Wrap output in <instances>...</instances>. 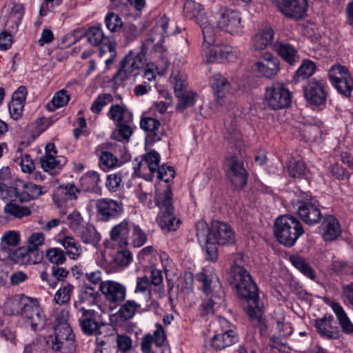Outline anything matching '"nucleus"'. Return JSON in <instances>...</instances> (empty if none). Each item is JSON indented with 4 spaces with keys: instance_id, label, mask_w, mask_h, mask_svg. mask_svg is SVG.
<instances>
[{
    "instance_id": "1",
    "label": "nucleus",
    "mask_w": 353,
    "mask_h": 353,
    "mask_svg": "<svg viewBox=\"0 0 353 353\" xmlns=\"http://www.w3.org/2000/svg\"><path fill=\"white\" fill-rule=\"evenodd\" d=\"M224 139L231 152L225 156L223 168L233 190L239 192L246 186L249 176L242 157L244 144L241 134L236 126L230 125L225 128Z\"/></svg>"
},
{
    "instance_id": "2",
    "label": "nucleus",
    "mask_w": 353,
    "mask_h": 353,
    "mask_svg": "<svg viewBox=\"0 0 353 353\" xmlns=\"http://www.w3.org/2000/svg\"><path fill=\"white\" fill-rule=\"evenodd\" d=\"M229 281L235 286L238 297L248 303L246 312L250 319L261 324L263 312L259 303V289L250 272L237 268Z\"/></svg>"
},
{
    "instance_id": "3",
    "label": "nucleus",
    "mask_w": 353,
    "mask_h": 353,
    "mask_svg": "<svg viewBox=\"0 0 353 353\" xmlns=\"http://www.w3.org/2000/svg\"><path fill=\"white\" fill-rule=\"evenodd\" d=\"M301 221L290 214L281 215L274 223V234L278 242L287 248H292L304 234Z\"/></svg>"
},
{
    "instance_id": "4",
    "label": "nucleus",
    "mask_w": 353,
    "mask_h": 353,
    "mask_svg": "<svg viewBox=\"0 0 353 353\" xmlns=\"http://www.w3.org/2000/svg\"><path fill=\"white\" fill-rule=\"evenodd\" d=\"M173 193L170 185L167 184L165 190L162 192L156 190L154 197L155 205L162 211L159 213L157 222L161 230L166 232L174 231L179 228L181 223L178 220L176 223V217L174 214V206L172 204Z\"/></svg>"
},
{
    "instance_id": "5",
    "label": "nucleus",
    "mask_w": 353,
    "mask_h": 353,
    "mask_svg": "<svg viewBox=\"0 0 353 353\" xmlns=\"http://www.w3.org/2000/svg\"><path fill=\"white\" fill-rule=\"evenodd\" d=\"M10 314L21 315L30 321L33 331L42 330L46 326V316L37 300L30 299L23 294L14 300Z\"/></svg>"
},
{
    "instance_id": "6",
    "label": "nucleus",
    "mask_w": 353,
    "mask_h": 353,
    "mask_svg": "<svg viewBox=\"0 0 353 353\" xmlns=\"http://www.w3.org/2000/svg\"><path fill=\"white\" fill-rule=\"evenodd\" d=\"M321 206L319 201L307 192H301L293 203L296 214L308 226H315L322 222L324 214Z\"/></svg>"
},
{
    "instance_id": "7",
    "label": "nucleus",
    "mask_w": 353,
    "mask_h": 353,
    "mask_svg": "<svg viewBox=\"0 0 353 353\" xmlns=\"http://www.w3.org/2000/svg\"><path fill=\"white\" fill-rule=\"evenodd\" d=\"M196 279L203 284L202 291L206 295H210V298L202 304V314L208 315L214 313V305L219 303L224 296V292L222 289L219 277L214 274L209 276L201 272L196 274Z\"/></svg>"
},
{
    "instance_id": "8",
    "label": "nucleus",
    "mask_w": 353,
    "mask_h": 353,
    "mask_svg": "<svg viewBox=\"0 0 353 353\" xmlns=\"http://www.w3.org/2000/svg\"><path fill=\"white\" fill-rule=\"evenodd\" d=\"M264 103L273 110L287 108L292 103V93L284 84L273 83L265 88Z\"/></svg>"
},
{
    "instance_id": "9",
    "label": "nucleus",
    "mask_w": 353,
    "mask_h": 353,
    "mask_svg": "<svg viewBox=\"0 0 353 353\" xmlns=\"http://www.w3.org/2000/svg\"><path fill=\"white\" fill-rule=\"evenodd\" d=\"M205 237L219 245H231L235 242V234L230 225L214 220L208 230Z\"/></svg>"
},
{
    "instance_id": "10",
    "label": "nucleus",
    "mask_w": 353,
    "mask_h": 353,
    "mask_svg": "<svg viewBox=\"0 0 353 353\" xmlns=\"http://www.w3.org/2000/svg\"><path fill=\"white\" fill-rule=\"evenodd\" d=\"M219 15L217 26L221 30L232 35L242 32L243 26L239 11L224 7L220 9Z\"/></svg>"
},
{
    "instance_id": "11",
    "label": "nucleus",
    "mask_w": 353,
    "mask_h": 353,
    "mask_svg": "<svg viewBox=\"0 0 353 353\" xmlns=\"http://www.w3.org/2000/svg\"><path fill=\"white\" fill-rule=\"evenodd\" d=\"M303 92L305 100L310 105H324L328 97L327 85L323 80L312 79L303 87Z\"/></svg>"
},
{
    "instance_id": "12",
    "label": "nucleus",
    "mask_w": 353,
    "mask_h": 353,
    "mask_svg": "<svg viewBox=\"0 0 353 353\" xmlns=\"http://www.w3.org/2000/svg\"><path fill=\"white\" fill-rule=\"evenodd\" d=\"M99 292V288H95V286H92L88 283H84L79 287L77 299L74 303V307L77 310H80L81 307L99 306L101 300Z\"/></svg>"
},
{
    "instance_id": "13",
    "label": "nucleus",
    "mask_w": 353,
    "mask_h": 353,
    "mask_svg": "<svg viewBox=\"0 0 353 353\" xmlns=\"http://www.w3.org/2000/svg\"><path fill=\"white\" fill-rule=\"evenodd\" d=\"M78 312L81 314L78 321L83 334L88 336H97L101 334L99 330L103 323L99 320L97 312L83 307H81Z\"/></svg>"
},
{
    "instance_id": "14",
    "label": "nucleus",
    "mask_w": 353,
    "mask_h": 353,
    "mask_svg": "<svg viewBox=\"0 0 353 353\" xmlns=\"http://www.w3.org/2000/svg\"><path fill=\"white\" fill-rule=\"evenodd\" d=\"M97 219L100 221H108L119 216L123 211V205L110 199H101L97 202Z\"/></svg>"
},
{
    "instance_id": "15",
    "label": "nucleus",
    "mask_w": 353,
    "mask_h": 353,
    "mask_svg": "<svg viewBox=\"0 0 353 353\" xmlns=\"http://www.w3.org/2000/svg\"><path fill=\"white\" fill-rule=\"evenodd\" d=\"M207 230L208 224L205 221H199L197 222L196 224V236L200 244L202 241L204 243V245H202V250L205 254V259L208 261L215 263L219 259V245L212 241H208V239L205 237Z\"/></svg>"
},
{
    "instance_id": "16",
    "label": "nucleus",
    "mask_w": 353,
    "mask_h": 353,
    "mask_svg": "<svg viewBox=\"0 0 353 353\" xmlns=\"http://www.w3.org/2000/svg\"><path fill=\"white\" fill-rule=\"evenodd\" d=\"M276 6L286 17L298 20L306 15L307 2V0H279Z\"/></svg>"
},
{
    "instance_id": "17",
    "label": "nucleus",
    "mask_w": 353,
    "mask_h": 353,
    "mask_svg": "<svg viewBox=\"0 0 353 353\" xmlns=\"http://www.w3.org/2000/svg\"><path fill=\"white\" fill-rule=\"evenodd\" d=\"M334 316L326 314L314 321V327L319 336L325 340H338L342 337L339 327L333 325Z\"/></svg>"
},
{
    "instance_id": "18",
    "label": "nucleus",
    "mask_w": 353,
    "mask_h": 353,
    "mask_svg": "<svg viewBox=\"0 0 353 353\" xmlns=\"http://www.w3.org/2000/svg\"><path fill=\"white\" fill-rule=\"evenodd\" d=\"M87 40L93 46L101 45L99 48V56L102 57L106 50L114 53V43H111L106 37L100 24L87 28Z\"/></svg>"
},
{
    "instance_id": "19",
    "label": "nucleus",
    "mask_w": 353,
    "mask_h": 353,
    "mask_svg": "<svg viewBox=\"0 0 353 353\" xmlns=\"http://www.w3.org/2000/svg\"><path fill=\"white\" fill-rule=\"evenodd\" d=\"M256 70L261 77L271 78L280 70V61L268 52H261L260 61L255 63Z\"/></svg>"
},
{
    "instance_id": "20",
    "label": "nucleus",
    "mask_w": 353,
    "mask_h": 353,
    "mask_svg": "<svg viewBox=\"0 0 353 353\" xmlns=\"http://www.w3.org/2000/svg\"><path fill=\"white\" fill-rule=\"evenodd\" d=\"M1 251L6 252L8 254V257L12 260L15 263L20 265H26L28 263H36L42 259V255L37 254V256L34 260L31 259V256L35 254L34 250L31 248L21 247L15 250H12L10 248H7L6 245L1 246Z\"/></svg>"
},
{
    "instance_id": "21",
    "label": "nucleus",
    "mask_w": 353,
    "mask_h": 353,
    "mask_svg": "<svg viewBox=\"0 0 353 353\" xmlns=\"http://www.w3.org/2000/svg\"><path fill=\"white\" fill-rule=\"evenodd\" d=\"M81 189L74 183H68L57 187L53 193V201L58 207H61L69 200H77Z\"/></svg>"
},
{
    "instance_id": "22",
    "label": "nucleus",
    "mask_w": 353,
    "mask_h": 353,
    "mask_svg": "<svg viewBox=\"0 0 353 353\" xmlns=\"http://www.w3.org/2000/svg\"><path fill=\"white\" fill-rule=\"evenodd\" d=\"M99 290L105 296L106 300L112 303L121 302L125 298V287L115 281H104V283L99 287Z\"/></svg>"
},
{
    "instance_id": "23",
    "label": "nucleus",
    "mask_w": 353,
    "mask_h": 353,
    "mask_svg": "<svg viewBox=\"0 0 353 353\" xmlns=\"http://www.w3.org/2000/svg\"><path fill=\"white\" fill-rule=\"evenodd\" d=\"M208 62L228 61H232L236 57L233 52V48L228 45H214L205 51Z\"/></svg>"
},
{
    "instance_id": "24",
    "label": "nucleus",
    "mask_w": 353,
    "mask_h": 353,
    "mask_svg": "<svg viewBox=\"0 0 353 353\" xmlns=\"http://www.w3.org/2000/svg\"><path fill=\"white\" fill-rule=\"evenodd\" d=\"M321 225L323 230V239L325 241H332L340 236L341 225L334 215L325 214Z\"/></svg>"
},
{
    "instance_id": "25",
    "label": "nucleus",
    "mask_w": 353,
    "mask_h": 353,
    "mask_svg": "<svg viewBox=\"0 0 353 353\" xmlns=\"http://www.w3.org/2000/svg\"><path fill=\"white\" fill-rule=\"evenodd\" d=\"M239 340L236 330L229 329L215 334L211 339L210 345L214 350L219 351L236 343Z\"/></svg>"
},
{
    "instance_id": "26",
    "label": "nucleus",
    "mask_w": 353,
    "mask_h": 353,
    "mask_svg": "<svg viewBox=\"0 0 353 353\" xmlns=\"http://www.w3.org/2000/svg\"><path fill=\"white\" fill-rule=\"evenodd\" d=\"M274 48L281 59L290 65H294L300 59L296 49L291 44L283 41H277Z\"/></svg>"
},
{
    "instance_id": "27",
    "label": "nucleus",
    "mask_w": 353,
    "mask_h": 353,
    "mask_svg": "<svg viewBox=\"0 0 353 353\" xmlns=\"http://www.w3.org/2000/svg\"><path fill=\"white\" fill-rule=\"evenodd\" d=\"M211 87L217 103L221 105H223L230 88L227 79L220 74L214 75L211 79Z\"/></svg>"
},
{
    "instance_id": "28",
    "label": "nucleus",
    "mask_w": 353,
    "mask_h": 353,
    "mask_svg": "<svg viewBox=\"0 0 353 353\" xmlns=\"http://www.w3.org/2000/svg\"><path fill=\"white\" fill-rule=\"evenodd\" d=\"M294 134L300 140L305 142H314L321 134V129L317 122L303 123L296 127V132Z\"/></svg>"
},
{
    "instance_id": "29",
    "label": "nucleus",
    "mask_w": 353,
    "mask_h": 353,
    "mask_svg": "<svg viewBox=\"0 0 353 353\" xmlns=\"http://www.w3.org/2000/svg\"><path fill=\"white\" fill-rule=\"evenodd\" d=\"M99 173L94 170H90L82 175L79 179L81 192L101 194V187Z\"/></svg>"
},
{
    "instance_id": "30",
    "label": "nucleus",
    "mask_w": 353,
    "mask_h": 353,
    "mask_svg": "<svg viewBox=\"0 0 353 353\" xmlns=\"http://www.w3.org/2000/svg\"><path fill=\"white\" fill-rule=\"evenodd\" d=\"M46 192L43 186L36 185L32 182L23 183L22 189L19 188L18 200L21 203L28 202L38 199Z\"/></svg>"
},
{
    "instance_id": "31",
    "label": "nucleus",
    "mask_w": 353,
    "mask_h": 353,
    "mask_svg": "<svg viewBox=\"0 0 353 353\" xmlns=\"http://www.w3.org/2000/svg\"><path fill=\"white\" fill-rule=\"evenodd\" d=\"M160 125V121L152 117H145L141 119V128L144 131L149 132L145 137L146 143L153 145L155 142L161 140V136L157 132Z\"/></svg>"
},
{
    "instance_id": "32",
    "label": "nucleus",
    "mask_w": 353,
    "mask_h": 353,
    "mask_svg": "<svg viewBox=\"0 0 353 353\" xmlns=\"http://www.w3.org/2000/svg\"><path fill=\"white\" fill-rule=\"evenodd\" d=\"M112 146L110 143H104L98 145L95 153L99 157V164L103 170L114 168L118 165V159L110 152L108 151Z\"/></svg>"
},
{
    "instance_id": "33",
    "label": "nucleus",
    "mask_w": 353,
    "mask_h": 353,
    "mask_svg": "<svg viewBox=\"0 0 353 353\" xmlns=\"http://www.w3.org/2000/svg\"><path fill=\"white\" fill-rule=\"evenodd\" d=\"M133 116L128 115L125 121L117 123L111 138L118 141L128 142L133 134Z\"/></svg>"
},
{
    "instance_id": "34",
    "label": "nucleus",
    "mask_w": 353,
    "mask_h": 353,
    "mask_svg": "<svg viewBox=\"0 0 353 353\" xmlns=\"http://www.w3.org/2000/svg\"><path fill=\"white\" fill-rule=\"evenodd\" d=\"M286 168L288 176L291 178L310 179V170L307 168L305 162L301 160L290 159L286 163Z\"/></svg>"
},
{
    "instance_id": "35",
    "label": "nucleus",
    "mask_w": 353,
    "mask_h": 353,
    "mask_svg": "<svg viewBox=\"0 0 353 353\" xmlns=\"http://www.w3.org/2000/svg\"><path fill=\"white\" fill-rule=\"evenodd\" d=\"M69 274V271L59 265H52V274L49 275L46 271L41 272V279L46 281L52 288H55L59 281H63Z\"/></svg>"
},
{
    "instance_id": "36",
    "label": "nucleus",
    "mask_w": 353,
    "mask_h": 353,
    "mask_svg": "<svg viewBox=\"0 0 353 353\" xmlns=\"http://www.w3.org/2000/svg\"><path fill=\"white\" fill-rule=\"evenodd\" d=\"M331 307L336 316L338 323L341 328V330H340L341 333L343 332L347 335H353V323L343 307L339 303L336 302L332 303Z\"/></svg>"
},
{
    "instance_id": "37",
    "label": "nucleus",
    "mask_w": 353,
    "mask_h": 353,
    "mask_svg": "<svg viewBox=\"0 0 353 353\" xmlns=\"http://www.w3.org/2000/svg\"><path fill=\"white\" fill-rule=\"evenodd\" d=\"M24 14V8L21 3L13 5L5 26L10 32H17Z\"/></svg>"
},
{
    "instance_id": "38",
    "label": "nucleus",
    "mask_w": 353,
    "mask_h": 353,
    "mask_svg": "<svg viewBox=\"0 0 353 353\" xmlns=\"http://www.w3.org/2000/svg\"><path fill=\"white\" fill-rule=\"evenodd\" d=\"M273 38V30L270 27H265L253 37V48L256 50H263L272 43Z\"/></svg>"
},
{
    "instance_id": "39",
    "label": "nucleus",
    "mask_w": 353,
    "mask_h": 353,
    "mask_svg": "<svg viewBox=\"0 0 353 353\" xmlns=\"http://www.w3.org/2000/svg\"><path fill=\"white\" fill-rule=\"evenodd\" d=\"M183 12L186 17L194 19L197 23L206 19L203 6L193 1H187L184 3Z\"/></svg>"
},
{
    "instance_id": "40",
    "label": "nucleus",
    "mask_w": 353,
    "mask_h": 353,
    "mask_svg": "<svg viewBox=\"0 0 353 353\" xmlns=\"http://www.w3.org/2000/svg\"><path fill=\"white\" fill-rule=\"evenodd\" d=\"M77 234L85 244L97 246L101 241V234L92 225H84Z\"/></svg>"
},
{
    "instance_id": "41",
    "label": "nucleus",
    "mask_w": 353,
    "mask_h": 353,
    "mask_svg": "<svg viewBox=\"0 0 353 353\" xmlns=\"http://www.w3.org/2000/svg\"><path fill=\"white\" fill-rule=\"evenodd\" d=\"M142 66L139 65L134 58V52L130 51L120 61L119 73L124 72L127 77L131 74L137 76L138 72H135Z\"/></svg>"
},
{
    "instance_id": "42",
    "label": "nucleus",
    "mask_w": 353,
    "mask_h": 353,
    "mask_svg": "<svg viewBox=\"0 0 353 353\" xmlns=\"http://www.w3.org/2000/svg\"><path fill=\"white\" fill-rule=\"evenodd\" d=\"M290 261L303 275L312 280L315 279L316 273L314 270L303 256L299 255H291L290 256Z\"/></svg>"
},
{
    "instance_id": "43",
    "label": "nucleus",
    "mask_w": 353,
    "mask_h": 353,
    "mask_svg": "<svg viewBox=\"0 0 353 353\" xmlns=\"http://www.w3.org/2000/svg\"><path fill=\"white\" fill-rule=\"evenodd\" d=\"M315 70L316 65L312 61L309 59L304 60L296 71L293 77V81L296 83L301 79H307L314 73Z\"/></svg>"
},
{
    "instance_id": "44",
    "label": "nucleus",
    "mask_w": 353,
    "mask_h": 353,
    "mask_svg": "<svg viewBox=\"0 0 353 353\" xmlns=\"http://www.w3.org/2000/svg\"><path fill=\"white\" fill-rule=\"evenodd\" d=\"M339 93L345 97H350L353 90V78L349 72L343 78L332 83Z\"/></svg>"
},
{
    "instance_id": "45",
    "label": "nucleus",
    "mask_w": 353,
    "mask_h": 353,
    "mask_svg": "<svg viewBox=\"0 0 353 353\" xmlns=\"http://www.w3.org/2000/svg\"><path fill=\"white\" fill-rule=\"evenodd\" d=\"M129 232V223L127 221H123L112 228L110 239L112 241H117L120 238L121 243L126 245H128Z\"/></svg>"
},
{
    "instance_id": "46",
    "label": "nucleus",
    "mask_w": 353,
    "mask_h": 353,
    "mask_svg": "<svg viewBox=\"0 0 353 353\" xmlns=\"http://www.w3.org/2000/svg\"><path fill=\"white\" fill-rule=\"evenodd\" d=\"M202 30L203 36V46L209 49L211 46L215 45L216 42V31L214 28L211 26L206 19L202 22L198 23Z\"/></svg>"
},
{
    "instance_id": "47",
    "label": "nucleus",
    "mask_w": 353,
    "mask_h": 353,
    "mask_svg": "<svg viewBox=\"0 0 353 353\" xmlns=\"http://www.w3.org/2000/svg\"><path fill=\"white\" fill-rule=\"evenodd\" d=\"M3 210L6 214L17 219L28 216L32 213V210L29 207L21 206L11 201L4 206Z\"/></svg>"
},
{
    "instance_id": "48",
    "label": "nucleus",
    "mask_w": 353,
    "mask_h": 353,
    "mask_svg": "<svg viewBox=\"0 0 353 353\" xmlns=\"http://www.w3.org/2000/svg\"><path fill=\"white\" fill-rule=\"evenodd\" d=\"M54 337L52 340L65 339L69 336L74 337L72 328L65 321H59V317L55 319V325L54 326Z\"/></svg>"
},
{
    "instance_id": "49",
    "label": "nucleus",
    "mask_w": 353,
    "mask_h": 353,
    "mask_svg": "<svg viewBox=\"0 0 353 353\" xmlns=\"http://www.w3.org/2000/svg\"><path fill=\"white\" fill-rule=\"evenodd\" d=\"M59 242L66 250L65 254L72 259H76L80 255V246L72 236H65Z\"/></svg>"
},
{
    "instance_id": "50",
    "label": "nucleus",
    "mask_w": 353,
    "mask_h": 353,
    "mask_svg": "<svg viewBox=\"0 0 353 353\" xmlns=\"http://www.w3.org/2000/svg\"><path fill=\"white\" fill-rule=\"evenodd\" d=\"M74 339V337L69 336L63 340H52V348L61 353H74L76 345Z\"/></svg>"
},
{
    "instance_id": "51",
    "label": "nucleus",
    "mask_w": 353,
    "mask_h": 353,
    "mask_svg": "<svg viewBox=\"0 0 353 353\" xmlns=\"http://www.w3.org/2000/svg\"><path fill=\"white\" fill-rule=\"evenodd\" d=\"M128 115L133 116L132 112L127 111L126 108L119 104L112 105L109 109L108 117L114 123L125 121Z\"/></svg>"
},
{
    "instance_id": "52",
    "label": "nucleus",
    "mask_w": 353,
    "mask_h": 353,
    "mask_svg": "<svg viewBox=\"0 0 353 353\" xmlns=\"http://www.w3.org/2000/svg\"><path fill=\"white\" fill-rule=\"evenodd\" d=\"M105 27L111 32H121L123 22L120 16L113 12H108L104 19Z\"/></svg>"
},
{
    "instance_id": "53",
    "label": "nucleus",
    "mask_w": 353,
    "mask_h": 353,
    "mask_svg": "<svg viewBox=\"0 0 353 353\" xmlns=\"http://www.w3.org/2000/svg\"><path fill=\"white\" fill-rule=\"evenodd\" d=\"M74 289V285L68 283L60 288L55 293L54 298L55 302L61 305L69 303Z\"/></svg>"
},
{
    "instance_id": "54",
    "label": "nucleus",
    "mask_w": 353,
    "mask_h": 353,
    "mask_svg": "<svg viewBox=\"0 0 353 353\" xmlns=\"http://www.w3.org/2000/svg\"><path fill=\"white\" fill-rule=\"evenodd\" d=\"M70 100V96L67 90L63 89L55 93L48 107L54 110V109L65 106Z\"/></svg>"
},
{
    "instance_id": "55",
    "label": "nucleus",
    "mask_w": 353,
    "mask_h": 353,
    "mask_svg": "<svg viewBox=\"0 0 353 353\" xmlns=\"http://www.w3.org/2000/svg\"><path fill=\"white\" fill-rule=\"evenodd\" d=\"M46 258L53 265H62L66 260L65 254L59 248H49L46 251Z\"/></svg>"
},
{
    "instance_id": "56",
    "label": "nucleus",
    "mask_w": 353,
    "mask_h": 353,
    "mask_svg": "<svg viewBox=\"0 0 353 353\" xmlns=\"http://www.w3.org/2000/svg\"><path fill=\"white\" fill-rule=\"evenodd\" d=\"M139 306L140 305L134 301H127L120 307L119 310V316L125 320L131 319L134 316L135 311Z\"/></svg>"
},
{
    "instance_id": "57",
    "label": "nucleus",
    "mask_w": 353,
    "mask_h": 353,
    "mask_svg": "<svg viewBox=\"0 0 353 353\" xmlns=\"http://www.w3.org/2000/svg\"><path fill=\"white\" fill-rule=\"evenodd\" d=\"M143 160L147 163L152 174L156 172L157 169L160 167V154L154 150H152L143 156Z\"/></svg>"
},
{
    "instance_id": "58",
    "label": "nucleus",
    "mask_w": 353,
    "mask_h": 353,
    "mask_svg": "<svg viewBox=\"0 0 353 353\" xmlns=\"http://www.w3.org/2000/svg\"><path fill=\"white\" fill-rule=\"evenodd\" d=\"M112 101L113 97L110 94H101L94 101L90 109L92 112L99 114L101 112L103 107Z\"/></svg>"
},
{
    "instance_id": "59",
    "label": "nucleus",
    "mask_w": 353,
    "mask_h": 353,
    "mask_svg": "<svg viewBox=\"0 0 353 353\" xmlns=\"http://www.w3.org/2000/svg\"><path fill=\"white\" fill-rule=\"evenodd\" d=\"M125 40L128 42H131L135 40L141 34L140 30L136 25L132 23H123L121 30Z\"/></svg>"
},
{
    "instance_id": "60",
    "label": "nucleus",
    "mask_w": 353,
    "mask_h": 353,
    "mask_svg": "<svg viewBox=\"0 0 353 353\" xmlns=\"http://www.w3.org/2000/svg\"><path fill=\"white\" fill-rule=\"evenodd\" d=\"M196 94L190 92L185 94H181V97H178L179 101L176 105V109L182 112L188 107L194 105L196 101Z\"/></svg>"
},
{
    "instance_id": "61",
    "label": "nucleus",
    "mask_w": 353,
    "mask_h": 353,
    "mask_svg": "<svg viewBox=\"0 0 353 353\" xmlns=\"http://www.w3.org/2000/svg\"><path fill=\"white\" fill-rule=\"evenodd\" d=\"M20 234L18 232L10 230L4 234L1 239L2 245H6L7 248L10 246L16 247L20 243Z\"/></svg>"
},
{
    "instance_id": "62",
    "label": "nucleus",
    "mask_w": 353,
    "mask_h": 353,
    "mask_svg": "<svg viewBox=\"0 0 353 353\" xmlns=\"http://www.w3.org/2000/svg\"><path fill=\"white\" fill-rule=\"evenodd\" d=\"M157 177L159 179L164 181L165 183H169L172 180L175 176V171L172 166L163 164L157 169Z\"/></svg>"
},
{
    "instance_id": "63",
    "label": "nucleus",
    "mask_w": 353,
    "mask_h": 353,
    "mask_svg": "<svg viewBox=\"0 0 353 353\" xmlns=\"http://www.w3.org/2000/svg\"><path fill=\"white\" fill-rule=\"evenodd\" d=\"M68 220L70 229L76 234L84 226L81 214L76 210L68 214Z\"/></svg>"
},
{
    "instance_id": "64",
    "label": "nucleus",
    "mask_w": 353,
    "mask_h": 353,
    "mask_svg": "<svg viewBox=\"0 0 353 353\" xmlns=\"http://www.w3.org/2000/svg\"><path fill=\"white\" fill-rule=\"evenodd\" d=\"M348 73L349 71L346 67L341 65H334L330 69L328 77L332 83L339 79L343 78Z\"/></svg>"
}]
</instances>
